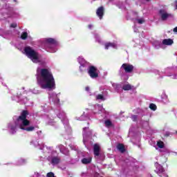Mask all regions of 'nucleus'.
<instances>
[{
    "instance_id": "nucleus-1",
    "label": "nucleus",
    "mask_w": 177,
    "mask_h": 177,
    "mask_svg": "<svg viewBox=\"0 0 177 177\" xmlns=\"http://www.w3.org/2000/svg\"><path fill=\"white\" fill-rule=\"evenodd\" d=\"M27 115L28 112L24 111L15 120L9 122L7 124V130L10 135H15L17 132V128L22 129V131H26L27 132H32L35 129L34 126H30L31 122L27 120Z\"/></svg>"
},
{
    "instance_id": "nucleus-2",
    "label": "nucleus",
    "mask_w": 177,
    "mask_h": 177,
    "mask_svg": "<svg viewBox=\"0 0 177 177\" xmlns=\"http://www.w3.org/2000/svg\"><path fill=\"white\" fill-rule=\"evenodd\" d=\"M37 84L41 89H48V91L56 89V82L50 69L37 68Z\"/></svg>"
},
{
    "instance_id": "nucleus-3",
    "label": "nucleus",
    "mask_w": 177,
    "mask_h": 177,
    "mask_svg": "<svg viewBox=\"0 0 177 177\" xmlns=\"http://www.w3.org/2000/svg\"><path fill=\"white\" fill-rule=\"evenodd\" d=\"M24 55H26V57L32 62V63H35L36 64H41L44 66L45 64V60L42 58V56L38 53L36 50H34L30 46H26L22 51Z\"/></svg>"
},
{
    "instance_id": "nucleus-4",
    "label": "nucleus",
    "mask_w": 177,
    "mask_h": 177,
    "mask_svg": "<svg viewBox=\"0 0 177 177\" xmlns=\"http://www.w3.org/2000/svg\"><path fill=\"white\" fill-rule=\"evenodd\" d=\"M21 92H23V95L27 94L28 92H32L35 95H38L41 93V91L34 88L31 90L30 88H26V87H22L21 88L17 89L16 95H14L11 97L12 100H15L17 103H27L28 102V99L27 97L22 95Z\"/></svg>"
},
{
    "instance_id": "nucleus-5",
    "label": "nucleus",
    "mask_w": 177,
    "mask_h": 177,
    "mask_svg": "<svg viewBox=\"0 0 177 177\" xmlns=\"http://www.w3.org/2000/svg\"><path fill=\"white\" fill-rule=\"evenodd\" d=\"M43 44H45L44 48L46 52L49 53H56V51L59 49V46L60 43L55 38L46 37L43 39Z\"/></svg>"
},
{
    "instance_id": "nucleus-6",
    "label": "nucleus",
    "mask_w": 177,
    "mask_h": 177,
    "mask_svg": "<svg viewBox=\"0 0 177 177\" xmlns=\"http://www.w3.org/2000/svg\"><path fill=\"white\" fill-rule=\"evenodd\" d=\"M40 149L44 150V157L49 162H50V164H52V165H57V164L60 162V158L55 156V152L52 151L50 148L43 146V147L40 148Z\"/></svg>"
},
{
    "instance_id": "nucleus-7",
    "label": "nucleus",
    "mask_w": 177,
    "mask_h": 177,
    "mask_svg": "<svg viewBox=\"0 0 177 177\" xmlns=\"http://www.w3.org/2000/svg\"><path fill=\"white\" fill-rule=\"evenodd\" d=\"M133 71V65L129 63H125L121 66L119 71V75L124 81H127L129 78L128 73H132Z\"/></svg>"
},
{
    "instance_id": "nucleus-8",
    "label": "nucleus",
    "mask_w": 177,
    "mask_h": 177,
    "mask_svg": "<svg viewBox=\"0 0 177 177\" xmlns=\"http://www.w3.org/2000/svg\"><path fill=\"white\" fill-rule=\"evenodd\" d=\"M57 116L61 120L64 125L66 135H71L72 130L68 124V119L67 118V116H66V113L64 112L63 110H59L58 111V113H57Z\"/></svg>"
},
{
    "instance_id": "nucleus-9",
    "label": "nucleus",
    "mask_w": 177,
    "mask_h": 177,
    "mask_svg": "<svg viewBox=\"0 0 177 177\" xmlns=\"http://www.w3.org/2000/svg\"><path fill=\"white\" fill-rule=\"evenodd\" d=\"M88 74L91 78H97V77H99V70L93 66H89L88 68Z\"/></svg>"
},
{
    "instance_id": "nucleus-10",
    "label": "nucleus",
    "mask_w": 177,
    "mask_h": 177,
    "mask_svg": "<svg viewBox=\"0 0 177 177\" xmlns=\"http://www.w3.org/2000/svg\"><path fill=\"white\" fill-rule=\"evenodd\" d=\"M49 100L55 106H58L59 103H60V99L59 98V95L55 93H51L49 94Z\"/></svg>"
},
{
    "instance_id": "nucleus-11",
    "label": "nucleus",
    "mask_w": 177,
    "mask_h": 177,
    "mask_svg": "<svg viewBox=\"0 0 177 177\" xmlns=\"http://www.w3.org/2000/svg\"><path fill=\"white\" fill-rule=\"evenodd\" d=\"M155 167L156 168V172L159 175V176L168 177V175L165 174V171L164 170V168H162V166H161L158 163H155Z\"/></svg>"
},
{
    "instance_id": "nucleus-12",
    "label": "nucleus",
    "mask_w": 177,
    "mask_h": 177,
    "mask_svg": "<svg viewBox=\"0 0 177 177\" xmlns=\"http://www.w3.org/2000/svg\"><path fill=\"white\" fill-rule=\"evenodd\" d=\"M92 135V130H89V127L83 128V142L86 145V138Z\"/></svg>"
},
{
    "instance_id": "nucleus-13",
    "label": "nucleus",
    "mask_w": 177,
    "mask_h": 177,
    "mask_svg": "<svg viewBox=\"0 0 177 177\" xmlns=\"http://www.w3.org/2000/svg\"><path fill=\"white\" fill-rule=\"evenodd\" d=\"M105 49H109V48H113V49H118V44L117 41L107 42L104 44Z\"/></svg>"
},
{
    "instance_id": "nucleus-14",
    "label": "nucleus",
    "mask_w": 177,
    "mask_h": 177,
    "mask_svg": "<svg viewBox=\"0 0 177 177\" xmlns=\"http://www.w3.org/2000/svg\"><path fill=\"white\" fill-rule=\"evenodd\" d=\"M93 113V114H102V113H104V109H103V106L102 105H95Z\"/></svg>"
},
{
    "instance_id": "nucleus-15",
    "label": "nucleus",
    "mask_w": 177,
    "mask_h": 177,
    "mask_svg": "<svg viewBox=\"0 0 177 177\" xmlns=\"http://www.w3.org/2000/svg\"><path fill=\"white\" fill-rule=\"evenodd\" d=\"M96 15H97V17H99V19L100 20H102L103 19V16L104 15V8H103V7L98 8L96 11Z\"/></svg>"
},
{
    "instance_id": "nucleus-16",
    "label": "nucleus",
    "mask_w": 177,
    "mask_h": 177,
    "mask_svg": "<svg viewBox=\"0 0 177 177\" xmlns=\"http://www.w3.org/2000/svg\"><path fill=\"white\" fill-rule=\"evenodd\" d=\"M75 118L76 120H77V121H84L85 120H88V118H89V113H88V110L84 111L83 114L81 115V117H76Z\"/></svg>"
},
{
    "instance_id": "nucleus-17",
    "label": "nucleus",
    "mask_w": 177,
    "mask_h": 177,
    "mask_svg": "<svg viewBox=\"0 0 177 177\" xmlns=\"http://www.w3.org/2000/svg\"><path fill=\"white\" fill-rule=\"evenodd\" d=\"M94 156L99 157L100 154V145L99 144H95L93 146Z\"/></svg>"
},
{
    "instance_id": "nucleus-18",
    "label": "nucleus",
    "mask_w": 177,
    "mask_h": 177,
    "mask_svg": "<svg viewBox=\"0 0 177 177\" xmlns=\"http://www.w3.org/2000/svg\"><path fill=\"white\" fill-rule=\"evenodd\" d=\"M46 124L47 125H51V127H55L56 125V122L50 116H47L46 118Z\"/></svg>"
},
{
    "instance_id": "nucleus-19",
    "label": "nucleus",
    "mask_w": 177,
    "mask_h": 177,
    "mask_svg": "<svg viewBox=\"0 0 177 177\" xmlns=\"http://www.w3.org/2000/svg\"><path fill=\"white\" fill-rule=\"evenodd\" d=\"M163 46H171L174 44V40L172 39H165L162 41Z\"/></svg>"
},
{
    "instance_id": "nucleus-20",
    "label": "nucleus",
    "mask_w": 177,
    "mask_h": 177,
    "mask_svg": "<svg viewBox=\"0 0 177 177\" xmlns=\"http://www.w3.org/2000/svg\"><path fill=\"white\" fill-rule=\"evenodd\" d=\"M58 147L62 154H64L65 156H68V149L67 148L64 147V146L62 145H59Z\"/></svg>"
},
{
    "instance_id": "nucleus-21",
    "label": "nucleus",
    "mask_w": 177,
    "mask_h": 177,
    "mask_svg": "<svg viewBox=\"0 0 177 177\" xmlns=\"http://www.w3.org/2000/svg\"><path fill=\"white\" fill-rule=\"evenodd\" d=\"M160 14L162 20H167V19L171 16V15L167 13V12L164 11V10H160Z\"/></svg>"
},
{
    "instance_id": "nucleus-22",
    "label": "nucleus",
    "mask_w": 177,
    "mask_h": 177,
    "mask_svg": "<svg viewBox=\"0 0 177 177\" xmlns=\"http://www.w3.org/2000/svg\"><path fill=\"white\" fill-rule=\"evenodd\" d=\"M153 46L155 49H160V48H164L162 45V41L161 42L160 41H155L153 42Z\"/></svg>"
},
{
    "instance_id": "nucleus-23",
    "label": "nucleus",
    "mask_w": 177,
    "mask_h": 177,
    "mask_svg": "<svg viewBox=\"0 0 177 177\" xmlns=\"http://www.w3.org/2000/svg\"><path fill=\"white\" fill-rule=\"evenodd\" d=\"M21 39H27L28 38L30 41H32V37L28 36V33H27V32H23L21 35Z\"/></svg>"
},
{
    "instance_id": "nucleus-24",
    "label": "nucleus",
    "mask_w": 177,
    "mask_h": 177,
    "mask_svg": "<svg viewBox=\"0 0 177 177\" xmlns=\"http://www.w3.org/2000/svg\"><path fill=\"white\" fill-rule=\"evenodd\" d=\"M30 145L34 146V147H38L39 146V139H33L30 142Z\"/></svg>"
},
{
    "instance_id": "nucleus-25",
    "label": "nucleus",
    "mask_w": 177,
    "mask_h": 177,
    "mask_svg": "<svg viewBox=\"0 0 177 177\" xmlns=\"http://www.w3.org/2000/svg\"><path fill=\"white\" fill-rule=\"evenodd\" d=\"M141 125L144 128H147V127H149V118H147L145 120V118H142L141 120Z\"/></svg>"
},
{
    "instance_id": "nucleus-26",
    "label": "nucleus",
    "mask_w": 177,
    "mask_h": 177,
    "mask_svg": "<svg viewBox=\"0 0 177 177\" xmlns=\"http://www.w3.org/2000/svg\"><path fill=\"white\" fill-rule=\"evenodd\" d=\"M132 88H133V86H131V84L127 83V84H124L123 86H122V89L124 91H131V89H132Z\"/></svg>"
},
{
    "instance_id": "nucleus-27",
    "label": "nucleus",
    "mask_w": 177,
    "mask_h": 177,
    "mask_svg": "<svg viewBox=\"0 0 177 177\" xmlns=\"http://www.w3.org/2000/svg\"><path fill=\"white\" fill-rule=\"evenodd\" d=\"M77 62L80 64H88V62H86L82 56H80L77 58Z\"/></svg>"
},
{
    "instance_id": "nucleus-28",
    "label": "nucleus",
    "mask_w": 177,
    "mask_h": 177,
    "mask_svg": "<svg viewBox=\"0 0 177 177\" xmlns=\"http://www.w3.org/2000/svg\"><path fill=\"white\" fill-rule=\"evenodd\" d=\"M156 150H158V149H164L165 145L164 142L161 140H158L156 144Z\"/></svg>"
},
{
    "instance_id": "nucleus-29",
    "label": "nucleus",
    "mask_w": 177,
    "mask_h": 177,
    "mask_svg": "<svg viewBox=\"0 0 177 177\" xmlns=\"http://www.w3.org/2000/svg\"><path fill=\"white\" fill-rule=\"evenodd\" d=\"M117 149L120 153H124V151H125V147H124L122 144H118L117 145Z\"/></svg>"
},
{
    "instance_id": "nucleus-30",
    "label": "nucleus",
    "mask_w": 177,
    "mask_h": 177,
    "mask_svg": "<svg viewBox=\"0 0 177 177\" xmlns=\"http://www.w3.org/2000/svg\"><path fill=\"white\" fill-rule=\"evenodd\" d=\"M94 38L95 39V41L98 42V44H102V39H100V36L97 33L94 34Z\"/></svg>"
},
{
    "instance_id": "nucleus-31",
    "label": "nucleus",
    "mask_w": 177,
    "mask_h": 177,
    "mask_svg": "<svg viewBox=\"0 0 177 177\" xmlns=\"http://www.w3.org/2000/svg\"><path fill=\"white\" fill-rule=\"evenodd\" d=\"M91 161H92V158L89 157V158H84L82 160V164H89V162H91Z\"/></svg>"
},
{
    "instance_id": "nucleus-32",
    "label": "nucleus",
    "mask_w": 177,
    "mask_h": 177,
    "mask_svg": "<svg viewBox=\"0 0 177 177\" xmlns=\"http://www.w3.org/2000/svg\"><path fill=\"white\" fill-rule=\"evenodd\" d=\"M88 64H80V71L81 73H83V71H86V66Z\"/></svg>"
},
{
    "instance_id": "nucleus-33",
    "label": "nucleus",
    "mask_w": 177,
    "mask_h": 177,
    "mask_svg": "<svg viewBox=\"0 0 177 177\" xmlns=\"http://www.w3.org/2000/svg\"><path fill=\"white\" fill-rule=\"evenodd\" d=\"M26 162H27V160L26 159L20 158L18 160L17 165H23L24 164H26Z\"/></svg>"
},
{
    "instance_id": "nucleus-34",
    "label": "nucleus",
    "mask_w": 177,
    "mask_h": 177,
    "mask_svg": "<svg viewBox=\"0 0 177 177\" xmlns=\"http://www.w3.org/2000/svg\"><path fill=\"white\" fill-rule=\"evenodd\" d=\"M105 124V127H106L107 128H111V127H113V123L111 122V121L107 120L104 122Z\"/></svg>"
},
{
    "instance_id": "nucleus-35",
    "label": "nucleus",
    "mask_w": 177,
    "mask_h": 177,
    "mask_svg": "<svg viewBox=\"0 0 177 177\" xmlns=\"http://www.w3.org/2000/svg\"><path fill=\"white\" fill-rule=\"evenodd\" d=\"M96 100H106V98L104 97V96H103V95L99 94V95H96Z\"/></svg>"
},
{
    "instance_id": "nucleus-36",
    "label": "nucleus",
    "mask_w": 177,
    "mask_h": 177,
    "mask_svg": "<svg viewBox=\"0 0 177 177\" xmlns=\"http://www.w3.org/2000/svg\"><path fill=\"white\" fill-rule=\"evenodd\" d=\"M32 177H45V176L41 174L40 173L38 172H35L34 174L32 175Z\"/></svg>"
},
{
    "instance_id": "nucleus-37",
    "label": "nucleus",
    "mask_w": 177,
    "mask_h": 177,
    "mask_svg": "<svg viewBox=\"0 0 177 177\" xmlns=\"http://www.w3.org/2000/svg\"><path fill=\"white\" fill-rule=\"evenodd\" d=\"M149 109H151V110H153V111H156V110L157 109V106H156V104H151L149 105Z\"/></svg>"
},
{
    "instance_id": "nucleus-38",
    "label": "nucleus",
    "mask_w": 177,
    "mask_h": 177,
    "mask_svg": "<svg viewBox=\"0 0 177 177\" xmlns=\"http://www.w3.org/2000/svg\"><path fill=\"white\" fill-rule=\"evenodd\" d=\"M136 21L137 23H138V24H143V23H145V19L143 18L137 19Z\"/></svg>"
},
{
    "instance_id": "nucleus-39",
    "label": "nucleus",
    "mask_w": 177,
    "mask_h": 177,
    "mask_svg": "<svg viewBox=\"0 0 177 177\" xmlns=\"http://www.w3.org/2000/svg\"><path fill=\"white\" fill-rule=\"evenodd\" d=\"M112 86H113V88H114L115 89L118 90V89L120 88V84L113 83V84H112Z\"/></svg>"
},
{
    "instance_id": "nucleus-40",
    "label": "nucleus",
    "mask_w": 177,
    "mask_h": 177,
    "mask_svg": "<svg viewBox=\"0 0 177 177\" xmlns=\"http://www.w3.org/2000/svg\"><path fill=\"white\" fill-rule=\"evenodd\" d=\"M161 98L162 100H167V99H168V97L167 96V95L165 93H162V95H161Z\"/></svg>"
},
{
    "instance_id": "nucleus-41",
    "label": "nucleus",
    "mask_w": 177,
    "mask_h": 177,
    "mask_svg": "<svg viewBox=\"0 0 177 177\" xmlns=\"http://www.w3.org/2000/svg\"><path fill=\"white\" fill-rule=\"evenodd\" d=\"M17 27V24L13 23L10 24V28H16Z\"/></svg>"
},
{
    "instance_id": "nucleus-42",
    "label": "nucleus",
    "mask_w": 177,
    "mask_h": 177,
    "mask_svg": "<svg viewBox=\"0 0 177 177\" xmlns=\"http://www.w3.org/2000/svg\"><path fill=\"white\" fill-rule=\"evenodd\" d=\"M46 176L47 177H55V174H53V172H49L47 174Z\"/></svg>"
},
{
    "instance_id": "nucleus-43",
    "label": "nucleus",
    "mask_w": 177,
    "mask_h": 177,
    "mask_svg": "<svg viewBox=\"0 0 177 177\" xmlns=\"http://www.w3.org/2000/svg\"><path fill=\"white\" fill-rule=\"evenodd\" d=\"M131 120H133V121H136V120H138V115H133L131 116Z\"/></svg>"
},
{
    "instance_id": "nucleus-44",
    "label": "nucleus",
    "mask_w": 177,
    "mask_h": 177,
    "mask_svg": "<svg viewBox=\"0 0 177 177\" xmlns=\"http://www.w3.org/2000/svg\"><path fill=\"white\" fill-rule=\"evenodd\" d=\"M88 28H89V30H92V28H93V26L92 24H89V25L88 26Z\"/></svg>"
},
{
    "instance_id": "nucleus-45",
    "label": "nucleus",
    "mask_w": 177,
    "mask_h": 177,
    "mask_svg": "<svg viewBox=\"0 0 177 177\" xmlns=\"http://www.w3.org/2000/svg\"><path fill=\"white\" fill-rule=\"evenodd\" d=\"M90 90H91V88H89V86H86L85 88V91H86V92H89Z\"/></svg>"
},
{
    "instance_id": "nucleus-46",
    "label": "nucleus",
    "mask_w": 177,
    "mask_h": 177,
    "mask_svg": "<svg viewBox=\"0 0 177 177\" xmlns=\"http://www.w3.org/2000/svg\"><path fill=\"white\" fill-rule=\"evenodd\" d=\"M137 142L139 143V142H140V138L138 137L136 138Z\"/></svg>"
},
{
    "instance_id": "nucleus-47",
    "label": "nucleus",
    "mask_w": 177,
    "mask_h": 177,
    "mask_svg": "<svg viewBox=\"0 0 177 177\" xmlns=\"http://www.w3.org/2000/svg\"><path fill=\"white\" fill-rule=\"evenodd\" d=\"M174 32H177V26H176V28H174Z\"/></svg>"
},
{
    "instance_id": "nucleus-48",
    "label": "nucleus",
    "mask_w": 177,
    "mask_h": 177,
    "mask_svg": "<svg viewBox=\"0 0 177 177\" xmlns=\"http://www.w3.org/2000/svg\"><path fill=\"white\" fill-rule=\"evenodd\" d=\"M131 142H133V143H136V142H135V138H133L131 139Z\"/></svg>"
},
{
    "instance_id": "nucleus-49",
    "label": "nucleus",
    "mask_w": 177,
    "mask_h": 177,
    "mask_svg": "<svg viewBox=\"0 0 177 177\" xmlns=\"http://www.w3.org/2000/svg\"><path fill=\"white\" fill-rule=\"evenodd\" d=\"M176 9L177 10V1H176Z\"/></svg>"
},
{
    "instance_id": "nucleus-50",
    "label": "nucleus",
    "mask_w": 177,
    "mask_h": 177,
    "mask_svg": "<svg viewBox=\"0 0 177 177\" xmlns=\"http://www.w3.org/2000/svg\"><path fill=\"white\" fill-rule=\"evenodd\" d=\"M129 135L131 136V134L132 133V132L131 131V130L129 131Z\"/></svg>"
},
{
    "instance_id": "nucleus-51",
    "label": "nucleus",
    "mask_w": 177,
    "mask_h": 177,
    "mask_svg": "<svg viewBox=\"0 0 177 177\" xmlns=\"http://www.w3.org/2000/svg\"><path fill=\"white\" fill-rule=\"evenodd\" d=\"M100 91H102V89H103V87H100Z\"/></svg>"
},
{
    "instance_id": "nucleus-52",
    "label": "nucleus",
    "mask_w": 177,
    "mask_h": 177,
    "mask_svg": "<svg viewBox=\"0 0 177 177\" xmlns=\"http://www.w3.org/2000/svg\"><path fill=\"white\" fill-rule=\"evenodd\" d=\"M15 2H17V0H13Z\"/></svg>"
}]
</instances>
